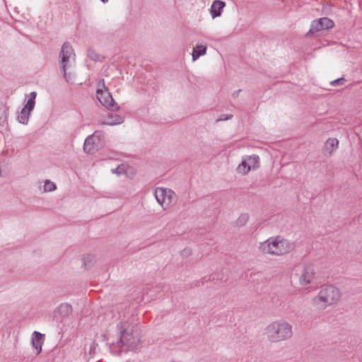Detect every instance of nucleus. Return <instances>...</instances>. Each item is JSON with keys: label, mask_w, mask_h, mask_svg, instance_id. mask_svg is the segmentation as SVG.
<instances>
[{"label": "nucleus", "mask_w": 362, "mask_h": 362, "mask_svg": "<svg viewBox=\"0 0 362 362\" xmlns=\"http://www.w3.org/2000/svg\"><path fill=\"white\" fill-rule=\"evenodd\" d=\"M135 321L134 317L127 315L124 316L116 325L119 344L124 351H135L141 346V331Z\"/></svg>", "instance_id": "nucleus-1"}, {"label": "nucleus", "mask_w": 362, "mask_h": 362, "mask_svg": "<svg viewBox=\"0 0 362 362\" xmlns=\"http://www.w3.org/2000/svg\"><path fill=\"white\" fill-rule=\"evenodd\" d=\"M258 250L264 255L283 256L292 252L294 243L281 235L269 237L258 245Z\"/></svg>", "instance_id": "nucleus-2"}, {"label": "nucleus", "mask_w": 362, "mask_h": 362, "mask_svg": "<svg viewBox=\"0 0 362 362\" xmlns=\"http://www.w3.org/2000/svg\"><path fill=\"white\" fill-rule=\"evenodd\" d=\"M264 334L272 343L289 340L293 335L291 324L284 320L270 322L264 329Z\"/></svg>", "instance_id": "nucleus-3"}, {"label": "nucleus", "mask_w": 362, "mask_h": 362, "mask_svg": "<svg viewBox=\"0 0 362 362\" xmlns=\"http://www.w3.org/2000/svg\"><path fill=\"white\" fill-rule=\"evenodd\" d=\"M60 70L67 83H73L75 78V54L72 47L64 42L59 54Z\"/></svg>", "instance_id": "nucleus-4"}, {"label": "nucleus", "mask_w": 362, "mask_h": 362, "mask_svg": "<svg viewBox=\"0 0 362 362\" xmlns=\"http://www.w3.org/2000/svg\"><path fill=\"white\" fill-rule=\"evenodd\" d=\"M341 298V292L337 287L327 285L321 288L317 295L313 298V304L320 309H325L337 305Z\"/></svg>", "instance_id": "nucleus-5"}, {"label": "nucleus", "mask_w": 362, "mask_h": 362, "mask_svg": "<svg viewBox=\"0 0 362 362\" xmlns=\"http://www.w3.org/2000/svg\"><path fill=\"white\" fill-rule=\"evenodd\" d=\"M153 196L163 211H170L175 205L177 194L169 188L158 187L154 189Z\"/></svg>", "instance_id": "nucleus-6"}, {"label": "nucleus", "mask_w": 362, "mask_h": 362, "mask_svg": "<svg viewBox=\"0 0 362 362\" xmlns=\"http://www.w3.org/2000/svg\"><path fill=\"white\" fill-rule=\"evenodd\" d=\"M96 96L99 102L107 109L112 111L119 110V106L115 102L108 88L105 86L103 79L98 83Z\"/></svg>", "instance_id": "nucleus-7"}, {"label": "nucleus", "mask_w": 362, "mask_h": 362, "mask_svg": "<svg viewBox=\"0 0 362 362\" xmlns=\"http://www.w3.org/2000/svg\"><path fill=\"white\" fill-rule=\"evenodd\" d=\"M260 166V158L257 155H247L242 158L240 163L235 168L238 175L245 176L252 170H257Z\"/></svg>", "instance_id": "nucleus-8"}, {"label": "nucleus", "mask_w": 362, "mask_h": 362, "mask_svg": "<svg viewBox=\"0 0 362 362\" xmlns=\"http://www.w3.org/2000/svg\"><path fill=\"white\" fill-rule=\"evenodd\" d=\"M105 136L103 132L96 131L88 136L83 144V150L88 153H93L102 148L104 144Z\"/></svg>", "instance_id": "nucleus-9"}, {"label": "nucleus", "mask_w": 362, "mask_h": 362, "mask_svg": "<svg viewBox=\"0 0 362 362\" xmlns=\"http://www.w3.org/2000/svg\"><path fill=\"white\" fill-rule=\"evenodd\" d=\"M315 277V267L311 264H305L298 278L299 284L303 287H308L314 282Z\"/></svg>", "instance_id": "nucleus-10"}, {"label": "nucleus", "mask_w": 362, "mask_h": 362, "mask_svg": "<svg viewBox=\"0 0 362 362\" xmlns=\"http://www.w3.org/2000/svg\"><path fill=\"white\" fill-rule=\"evenodd\" d=\"M36 95L37 93L35 92L30 93V98L28 99L25 105L17 117V120L19 123L24 125L28 124L30 112L35 107Z\"/></svg>", "instance_id": "nucleus-11"}, {"label": "nucleus", "mask_w": 362, "mask_h": 362, "mask_svg": "<svg viewBox=\"0 0 362 362\" xmlns=\"http://www.w3.org/2000/svg\"><path fill=\"white\" fill-rule=\"evenodd\" d=\"M334 25V23L332 20L328 18H321L318 20H315L312 22L310 32L315 33L321 31L325 29L332 28Z\"/></svg>", "instance_id": "nucleus-12"}, {"label": "nucleus", "mask_w": 362, "mask_h": 362, "mask_svg": "<svg viewBox=\"0 0 362 362\" xmlns=\"http://www.w3.org/2000/svg\"><path fill=\"white\" fill-rule=\"evenodd\" d=\"M31 342L32 346L36 351V354L38 355L42 351V346L44 342V335L37 331H35L32 334Z\"/></svg>", "instance_id": "nucleus-13"}, {"label": "nucleus", "mask_w": 362, "mask_h": 362, "mask_svg": "<svg viewBox=\"0 0 362 362\" xmlns=\"http://www.w3.org/2000/svg\"><path fill=\"white\" fill-rule=\"evenodd\" d=\"M226 6V3L221 0H215L213 1L211 8L210 14L212 18L219 17L222 14L223 9Z\"/></svg>", "instance_id": "nucleus-14"}, {"label": "nucleus", "mask_w": 362, "mask_h": 362, "mask_svg": "<svg viewBox=\"0 0 362 362\" xmlns=\"http://www.w3.org/2000/svg\"><path fill=\"white\" fill-rule=\"evenodd\" d=\"M339 140L336 138H329L325 144V151L331 155L339 148Z\"/></svg>", "instance_id": "nucleus-15"}, {"label": "nucleus", "mask_w": 362, "mask_h": 362, "mask_svg": "<svg viewBox=\"0 0 362 362\" xmlns=\"http://www.w3.org/2000/svg\"><path fill=\"white\" fill-rule=\"evenodd\" d=\"M207 46L205 45H198L193 48L192 57V61L194 62L200 57L204 56L206 53Z\"/></svg>", "instance_id": "nucleus-16"}, {"label": "nucleus", "mask_w": 362, "mask_h": 362, "mask_svg": "<svg viewBox=\"0 0 362 362\" xmlns=\"http://www.w3.org/2000/svg\"><path fill=\"white\" fill-rule=\"evenodd\" d=\"M122 122V118L120 117L119 115H109L106 118H105L103 120L102 123L103 124L112 126L119 124Z\"/></svg>", "instance_id": "nucleus-17"}, {"label": "nucleus", "mask_w": 362, "mask_h": 362, "mask_svg": "<svg viewBox=\"0 0 362 362\" xmlns=\"http://www.w3.org/2000/svg\"><path fill=\"white\" fill-rule=\"evenodd\" d=\"M58 312L61 315L66 317L71 313L72 308L69 304L64 303L59 305L58 308Z\"/></svg>", "instance_id": "nucleus-18"}, {"label": "nucleus", "mask_w": 362, "mask_h": 362, "mask_svg": "<svg viewBox=\"0 0 362 362\" xmlns=\"http://www.w3.org/2000/svg\"><path fill=\"white\" fill-rule=\"evenodd\" d=\"M249 220V216L247 214H240L235 221V226L237 227H243L246 225Z\"/></svg>", "instance_id": "nucleus-19"}, {"label": "nucleus", "mask_w": 362, "mask_h": 362, "mask_svg": "<svg viewBox=\"0 0 362 362\" xmlns=\"http://www.w3.org/2000/svg\"><path fill=\"white\" fill-rule=\"evenodd\" d=\"M127 169L128 165L124 163H122L120 165H118L116 168L112 169L111 172L112 173L115 174L117 176H119L121 175L127 173Z\"/></svg>", "instance_id": "nucleus-20"}, {"label": "nucleus", "mask_w": 362, "mask_h": 362, "mask_svg": "<svg viewBox=\"0 0 362 362\" xmlns=\"http://www.w3.org/2000/svg\"><path fill=\"white\" fill-rule=\"evenodd\" d=\"M57 189V186L54 182L49 180H45L44 181L43 192H53Z\"/></svg>", "instance_id": "nucleus-21"}, {"label": "nucleus", "mask_w": 362, "mask_h": 362, "mask_svg": "<svg viewBox=\"0 0 362 362\" xmlns=\"http://www.w3.org/2000/svg\"><path fill=\"white\" fill-rule=\"evenodd\" d=\"M97 348H98V344H95V342H92L90 344L89 349H88V354L90 355V356L91 358H94V356L96 354Z\"/></svg>", "instance_id": "nucleus-22"}, {"label": "nucleus", "mask_w": 362, "mask_h": 362, "mask_svg": "<svg viewBox=\"0 0 362 362\" xmlns=\"http://www.w3.org/2000/svg\"><path fill=\"white\" fill-rule=\"evenodd\" d=\"M341 81H343V78H338V79H336V80L332 81L330 83V84H331L332 86H338V85H339V84H340V82H341Z\"/></svg>", "instance_id": "nucleus-23"}, {"label": "nucleus", "mask_w": 362, "mask_h": 362, "mask_svg": "<svg viewBox=\"0 0 362 362\" xmlns=\"http://www.w3.org/2000/svg\"><path fill=\"white\" fill-rule=\"evenodd\" d=\"M103 3H106L108 0H100Z\"/></svg>", "instance_id": "nucleus-24"}]
</instances>
